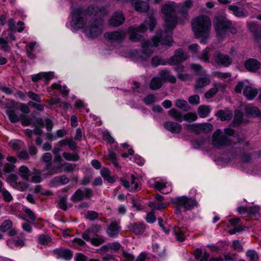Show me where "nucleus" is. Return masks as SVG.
<instances>
[{
  "mask_svg": "<svg viewBox=\"0 0 261 261\" xmlns=\"http://www.w3.org/2000/svg\"><path fill=\"white\" fill-rule=\"evenodd\" d=\"M191 27L196 37H203L200 42L206 43L211 27L210 18L205 15L198 16L192 20Z\"/></svg>",
  "mask_w": 261,
  "mask_h": 261,
  "instance_id": "obj_3",
  "label": "nucleus"
},
{
  "mask_svg": "<svg viewBox=\"0 0 261 261\" xmlns=\"http://www.w3.org/2000/svg\"><path fill=\"white\" fill-rule=\"evenodd\" d=\"M258 93V90L255 88L248 86L245 87L243 94L248 100L254 99Z\"/></svg>",
  "mask_w": 261,
  "mask_h": 261,
  "instance_id": "obj_25",
  "label": "nucleus"
},
{
  "mask_svg": "<svg viewBox=\"0 0 261 261\" xmlns=\"http://www.w3.org/2000/svg\"><path fill=\"white\" fill-rule=\"evenodd\" d=\"M246 114L248 116L253 117L260 116L261 117V113L258 109L255 107L247 106L246 108Z\"/></svg>",
  "mask_w": 261,
  "mask_h": 261,
  "instance_id": "obj_34",
  "label": "nucleus"
},
{
  "mask_svg": "<svg viewBox=\"0 0 261 261\" xmlns=\"http://www.w3.org/2000/svg\"><path fill=\"white\" fill-rule=\"evenodd\" d=\"M90 240H85L90 242L91 244L94 246H99L104 243L106 241L105 239L102 236H97V237H90Z\"/></svg>",
  "mask_w": 261,
  "mask_h": 261,
  "instance_id": "obj_35",
  "label": "nucleus"
},
{
  "mask_svg": "<svg viewBox=\"0 0 261 261\" xmlns=\"http://www.w3.org/2000/svg\"><path fill=\"white\" fill-rule=\"evenodd\" d=\"M19 174L23 179L28 180L31 172L27 167L21 166L19 168Z\"/></svg>",
  "mask_w": 261,
  "mask_h": 261,
  "instance_id": "obj_33",
  "label": "nucleus"
},
{
  "mask_svg": "<svg viewBox=\"0 0 261 261\" xmlns=\"http://www.w3.org/2000/svg\"><path fill=\"white\" fill-rule=\"evenodd\" d=\"M100 174L103 179L110 183H114L116 180V177L111 175L110 171L107 168H102Z\"/></svg>",
  "mask_w": 261,
  "mask_h": 261,
  "instance_id": "obj_28",
  "label": "nucleus"
},
{
  "mask_svg": "<svg viewBox=\"0 0 261 261\" xmlns=\"http://www.w3.org/2000/svg\"><path fill=\"white\" fill-rule=\"evenodd\" d=\"M162 81H168L171 83H175L176 81L175 77L170 74L169 71L167 70H162L159 73Z\"/></svg>",
  "mask_w": 261,
  "mask_h": 261,
  "instance_id": "obj_30",
  "label": "nucleus"
},
{
  "mask_svg": "<svg viewBox=\"0 0 261 261\" xmlns=\"http://www.w3.org/2000/svg\"><path fill=\"white\" fill-rule=\"evenodd\" d=\"M218 92V88L215 85L214 87L205 93L206 98H211L213 97Z\"/></svg>",
  "mask_w": 261,
  "mask_h": 261,
  "instance_id": "obj_56",
  "label": "nucleus"
},
{
  "mask_svg": "<svg viewBox=\"0 0 261 261\" xmlns=\"http://www.w3.org/2000/svg\"><path fill=\"white\" fill-rule=\"evenodd\" d=\"M152 64L154 66H157L159 65H165L166 63L161 58L156 56L152 59Z\"/></svg>",
  "mask_w": 261,
  "mask_h": 261,
  "instance_id": "obj_62",
  "label": "nucleus"
},
{
  "mask_svg": "<svg viewBox=\"0 0 261 261\" xmlns=\"http://www.w3.org/2000/svg\"><path fill=\"white\" fill-rule=\"evenodd\" d=\"M0 48L4 51L8 52L10 50L7 41L2 38H0Z\"/></svg>",
  "mask_w": 261,
  "mask_h": 261,
  "instance_id": "obj_60",
  "label": "nucleus"
},
{
  "mask_svg": "<svg viewBox=\"0 0 261 261\" xmlns=\"http://www.w3.org/2000/svg\"><path fill=\"white\" fill-rule=\"evenodd\" d=\"M175 106L178 108L187 111L189 109L187 102L181 99H178L175 101Z\"/></svg>",
  "mask_w": 261,
  "mask_h": 261,
  "instance_id": "obj_40",
  "label": "nucleus"
},
{
  "mask_svg": "<svg viewBox=\"0 0 261 261\" xmlns=\"http://www.w3.org/2000/svg\"><path fill=\"white\" fill-rule=\"evenodd\" d=\"M18 176L14 174L9 175L7 178V181L10 184L11 186L19 191H24L27 190L29 187L28 182L18 181Z\"/></svg>",
  "mask_w": 261,
  "mask_h": 261,
  "instance_id": "obj_10",
  "label": "nucleus"
},
{
  "mask_svg": "<svg viewBox=\"0 0 261 261\" xmlns=\"http://www.w3.org/2000/svg\"><path fill=\"white\" fill-rule=\"evenodd\" d=\"M119 224V220L112 219L110 224L107 228V234L111 238L116 237L121 230V227Z\"/></svg>",
  "mask_w": 261,
  "mask_h": 261,
  "instance_id": "obj_13",
  "label": "nucleus"
},
{
  "mask_svg": "<svg viewBox=\"0 0 261 261\" xmlns=\"http://www.w3.org/2000/svg\"><path fill=\"white\" fill-rule=\"evenodd\" d=\"M216 116L222 121L229 120L231 119L232 114L231 111L226 110H219L216 114Z\"/></svg>",
  "mask_w": 261,
  "mask_h": 261,
  "instance_id": "obj_29",
  "label": "nucleus"
},
{
  "mask_svg": "<svg viewBox=\"0 0 261 261\" xmlns=\"http://www.w3.org/2000/svg\"><path fill=\"white\" fill-rule=\"evenodd\" d=\"M36 44V42L35 41L31 42L29 44L28 48L26 49L27 56L31 59H34L36 58V56L33 53V50Z\"/></svg>",
  "mask_w": 261,
  "mask_h": 261,
  "instance_id": "obj_42",
  "label": "nucleus"
},
{
  "mask_svg": "<svg viewBox=\"0 0 261 261\" xmlns=\"http://www.w3.org/2000/svg\"><path fill=\"white\" fill-rule=\"evenodd\" d=\"M103 139L107 143L113 144L114 142V139L111 136L108 131H105L102 133Z\"/></svg>",
  "mask_w": 261,
  "mask_h": 261,
  "instance_id": "obj_63",
  "label": "nucleus"
},
{
  "mask_svg": "<svg viewBox=\"0 0 261 261\" xmlns=\"http://www.w3.org/2000/svg\"><path fill=\"white\" fill-rule=\"evenodd\" d=\"M71 14V25L75 28H82L87 20L90 21L84 30L88 37L94 38L101 34L103 29L101 18L106 14L104 8L89 6L86 10H83L79 8L72 11Z\"/></svg>",
  "mask_w": 261,
  "mask_h": 261,
  "instance_id": "obj_2",
  "label": "nucleus"
},
{
  "mask_svg": "<svg viewBox=\"0 0 261 261\" xmlns=\"http://www.w3.org/2000/svg\"><path fill=\"white\" fill-rule=\"evenodd\" d=\"M168 114L172 118L179 122L184 121V114L175 109L172 108L168 111Z\"/></svg>",
  "mask_w": 261,
  "mask_h": 261,
  "instance_id": "obj_31",
  "label": "nucleus"
},
{
  "mask_svg": "<svg viewBox=\"0 0 261 261\" xmlns=\"http://www.w3.org/2000/svg\"><path fill=\"white\" fill-rule=\"evenodd\" d=\"M24 212L25 213V217H28V219H27L24 217L23 218V219L25 220L29 221L30 223H34V221L36 219L35 214L29 208H25Z\"/></svg>",
  "mask_w": 261,
  "mask_h": 261,
  "instance_id": "obj_43",
  "label": "nucleus"
},
{
  "mask_svg": "<svg viewBox=\"0 0 261 261\" xmlns=\"http://www.w3.org/2000/svg\"><path fill=\"white\" fill-rule=\"evenodd\" d=\"M132 5L135 10L139 12H145L149 8V4L141 0H134L132 2Z\"/></svg>",
  "mask_w": 261,
  "mask_h": 261,
  "instance_id": "obj_18",
  "label": "nucleus"
},
{
  "mask_svg": "<svg viewBox=\"0 0 261 261\" xmlns=\"http://www.w3.org/2000/svg\"><path fill=\"white\" fill-rule=\"evenodd\" d=\"M190 67L197 74H203L205 72L202 67L199 64H191Z\"/></svg>",
  "mask_w": 261,
  "mask_h": 261,
  "instance_id": "obj_53",
  "label": "nucleus"
},
{
  "mask_svg": "<svg viewBox=\"0 0 261 261\" xmlns=\"http://www.w3.org/2000/svg\"><path fill=\"white\" fill-rule=\"evenodd\" d=\"M152 249L154 252H156L157 255L160 257L164 256L165 249L163 247H161L158 244H154L152 246Z\"/></svg>",
  "mask_w": 261,
  "mask_h": 261,
  "instance_id": "obj_49",
  "label": "nucleus"
},
{
  "mask_svg": "<svg viewBox=\"0 0 261 261\" xmlns=\"http://www.w3.org/2000/svg\"><path fill=\"white\" fill-rule=\"evenodd\" d=\"M199 126L200 134L202 132L207 133L213 128L212 124L209 123H199Z\"/></svg>",
  "mask_w": 261,
  "mask_h": 261,
  "instance_id": "obj_44",
  "label": "nucleus"
},
{
  "mask_svg": "<svg viewBox=\"0 0 261 261\" xmlns=\"http://www.w3.org/2000/svg\"><path fill=\"white\" fill-rule=\"evenodd\" d=\"M63 165L59 163L58 165H56L53 163H47L45 165V169L39 173L44 178H47L54 174L59 173L62 172V167Z\"/></svg>",
  "mask_w": 261,
  "mask_h": 261,
  "instance_id": "obj_9",
  "label": "nucleus"
},
{
  "mask_svg": "<svg viewBox=\"0 0 261 261\" xmlns=\"http://www.w3.org/2000/svg\"><path fill=\"white\" fill-rule=\"evenodd\" d=\"M22 144V142L20 140H14L9 143L10 146L16 150H19Z\"/></svg>",
  "mask_w": 261,
  "mask_h": 261,
  "instance_id": "obj_58",
  "label": "nucleus"
},
{
  "mask_svg": "<svg viewBox=\"0 0 261 261\" xmlns=\"http://www.w3.org/2000/svg\"><path fill=\"white\" fill-rule=\"evenodd\" d=\"M10 121L12 123H16L20 121L22 115L18 114L12 108L8 106L6 110Z\"/></svg>",
  "mask_w": 261,
  "mask_h": 261,
  "instance_id": "obj_21",
  "label": "nucleus"
},
{
  "mask_svg": "<svg viewBox=\"0 0 261 261\" xmlns=\"http://www.w3.org/2000/svg\"><path fill=\"white\" fill-rule=\"evenodd\" d=\"M246 255L249 261H258L259 260V255L254 250H248L246 252Z\"/></svg>",
  "mask_w": 261,
  "mask_h": 261,
  "instance_id": "obj_38",
  "label": "nucleus"
},
{
  "mask_svg": "<svg viewBox=\"0 0 261 261\" xmlns=\"http://www.w3.org/2000/svg\"><path fill=\"white\" fill-rule=\"evenodd\" d=\"M34 192L35 194L40 193L41 194L45 196H51L53 195L51 191L43 190L41 185L36 186L34 189Z\"/></svg>",
  "mask_w": 261,
  "mask_h": 261,
  "instance_id": "obj_45",
  "label": "nucleus"
},
{
  "mask_svg": "<svg viewBox=\"0 0 261 261\" xmlns=\"http://www.w3.org/2000/svg\"><path fill=\"white\" fill-rule=\"evenodd\" d=\"M162 12L164 15L166 31L158 33L151 40H145L143 36L138 34V33L145 32L147 29V26L149 27L150 31H153L156 23L155 19L152 17L148 18L143 23L138 27L132 26L128 29L129 39L133 42L140 41L142 44V51L144 55L142 57V58L149 57L153 53V47H157L160 43L168 46L171 45L172 39L167 32L173 30L177 23L175 3H169L163 5Z\"/></svg>",
  "mask_w": 261,
  "mask_h": 261,
  "instance_id": "obj_1",
  "label": "nucleus"
},
{
  "mask_svg": "<svg viewBox=\"0 0 261 261\" xmlns=\"http://www.w3.org/2000/svg\"><path fill=\"white\" fill-rule=\"evenodd\" d=\"M156 218L154 215V210H152L150 212L147 213L145 220L148 223H153L155 221Z\"/></svg>",
  "mask_w": 261,
  "mask_h": 261,
  "instance_id": "obj_55",
  "label": "nucleus"
},
{
  "mask_svg": "<svg viewBox=\"0 0 261 261\" xmlns=\"http://www.w3.org/2000/svg\"><path fill=\"white\" fill-rule=\"evenodd\" d=\"M210 51V48H206L204 50H203L201 54L199 57V59L205 62H209L210 61V58H209V53Z\"/></svg>",
  "mask_w": 261,
  "mask_h": 261,
  "instance_id": "obj_50",
  "label": "nucleus"
},
{
  "mask_svg": "<svg viewBox=\"0 0 261 261\" xmlns=\"http://www.w3.org/2000/svg\"><path fill=\"white\" fill-rule=\"evenodd\" d=\"M186 231V229L184 228H181L179 227H174V232L177 241L182 242L185 240L184 234Z\"/></svg>",
  "mask_w": 261,
  "mask_h": 261,
  "instance_id": "obj_32",
  "label": "nucleus"
},
{
  "mask_svg": "<svg viewBox=\"0 0 261 261\" xmlns=\"http://www.w3.org/2000/svg\"><path fill=\"white\" fill-rule=\"evenodd\" d=\"M211 111L210 106H201L198 108V112L199 115L201 118H205L207 117Z\"/></svg>",
  "mask_w": 261,
  "mask_h": 261,
  "instance_id": "obj_37",
  "label": "nucleus"
},
{
  "mask_svg": "<svg viewBox=\"0 0 261 261\" xmlns=\"http://www.w3.org/2000/svg\"><path fill=\"white\" fill-rule=\"evenodd\" d=\"M125 21V17L121 11H117L113 13L109 20V24L112 27H118Z\"/></svg>",
  "mask_w": 261,
  "mask_h": 261,
  "instance_id": "obj_15",
  "label": "nucleus"
},
{
  "mask_svg": "<svg viewBox=\"0 0 261 261\" xmlns=\"http://www.w3.org/2000/svg\"><path fill=\"white\" fill-rule=\"evenodd\" d=\"M247 27L249 30L253 33L254 38H255L256 34H258L257 31L258 30V25L254 22H250L247 23Z\"/></svg>",
  "mask_w": 261,
  "mask_h": 261,
  "instance_id": "obj_47",
  "label": "nucleus"
},
{
  "mask_svg": "<svg viewBox=\"0 0 261 261\" xmlns=\"http://www.w3.org/2000/svg\"><path fill=\"white\" fill-rule=\"evenodd\" d=\"M69 181V179L65 175L57 176L50 180L49 185L51 187H56L66 185Z\"/></svg>",
  "mask_w": 261,
  "mask_h": 261,
  "instance_id": "obj_19",
  "label": "nucleus"
},
{
  "mask_svg": "<svg viewBox=\"0 0 261 261\" xmlns=\"http://www.w3.org/2000/svg\"><path fill=\"white\" fill-rule=\"evenodd\" d=\"M143 101L147 105H149L155 101V97L153 94H149L144 98Z\"/></svg>",
  "mask_w": 261,
  "mask_h": 261,
  "instance_id": "obj_61",
  "label": "nucleus"
},
{
  "mask_svg": "<svg viewBox=\"0 0 261 261\" xmlns=\"http://www.w3.org/2000/svg\"><path fill=\"white\" fill-rule=\"evenodd\" d=\"M57 258H63L66 260L71 259L72 256L71 252L68 249H56L54 251Z\"/></svg>",
  "mask_w": 261,
  "mask_h": 261,
  "instance_id": "obj_26",
  "label": "nucleus"
},
{
  "mask_svg": "<svg viewBox=\"0 0 261 261\" xmlns=\"http://www.w3.org/2000/svg\"><path fill=\"white\" fill-rule=\"evenodd\" d=\"M93 195L92 190L89 188H81L77 189L70 197V200L76 202L84 199H89Z\"/></svg>",
  "mask_w": 261,
  "mask_h": 261,
  "instance_id": "obj_8",
  "label": "nucleus"
},
{
  "mask_svg": "<svg viewBox=\"0 0 261 261\" xmlns=\"http://www.w3.org/2000/svg\"><path fill=\"white\" fill-rule=\"evenodd\" d=\"M101 228V226L99 224H93L89 227L83 233L82 239L84 240H90V237L93 235H96L98 233Z\"/></svg>",
  "mask_w": 261,
  "mask_h": 261,
  "instance_id": "obj_16",
  "label": "nucleus"
},
{
  "mask_svg": "<svg viewBox=\"0 0 261 261\" xmlns=\"http://www.w3.org/2000/svg\"><path fill=\"white\" fill-rule=\"evenodd\" d=\"M12 226V222L10 220H5L0 226V230L5 232L11 228Z\"/></svg>",
  "mask_w": 261,
  "mask_h": 261,
  "instance_id": "obj_48",
  "label": "nucleus"
},
{
  "mask_svg": "<svg viewBox=\"0 0 261 261\" xmlns=\"http://www.w3.org/2000/svg\"><path fill=\"white\" fill-rule=\"evenodd\" d=\"M1 193H2L3 198L5 201L10 202L12 200V199H13L12 196L5 189H4V190H2V191L1 192Z\"/></svg>",
  "mask_w": 261,
  "mask_h": 261,
  "instance_id": "obj_57",
  "label": "nucleus"
},
{
  "mask_svg": "<svg viewBox=\"0 0 261 261\" xmlns=\"http://www.w3.org/2000/svg\"><path fill=\"white\" fill-rule=\"evenodd\" d=\"M38 241L40 244L42 245L47 244L50 242V238L46 235L41 234L38 237Z\"/></svg>",
  "mask_w": 261,
  "mask_h": 261,
  "instance_id": "obj_59",
  "label": "nucleus"
},
{
  "mask_svg": "<svg viewBox=\"0 0 261 261\" xmlns=\"http://www.w3.org/2000/svg\"><path fill=\"white\" fill-rule=\"evenodd\" d=\"M260 66L259 62L254 59H250L247 60L245 63V68L249 71L255 72Z\"/></svg>",
  "mask_w": 261,
  "mask_h": 261,
  "instance_id": "obj_22",
  "label": "nucleus"
},
{
  "mask_svg": "<svg viewBox=\"0 0 261 261\" xmlns=\"http://www.w3.org/2000/svg\"><path fill=\"white\" fill-rule=\"evenodd\" d=\"M58 205L60 208L66 211L67 209L66 198L64 197H60L58 201Z\"/></svg>",
  "mask_w": 261,
  "mask_h": 261,
  "instance_id": "obj_54",
  "label": "nucleus"
},
{
  "mask_svg": "<svg viewBox=\"0 0 261 261\" xmlns=\"http://www.w3.org/2000/svg\"><path fill=\"white\" fill-rule=\"evenodd\" d=\"M228 8L232 12L234 15L238 17H246L248 16V12L245 9L239 8L236 5H229Z\"/></svg>",
  "mask_w": 261,
  "mask_h": 261,
  "instance_id": "obj_20",
  "label": "nucleus"
},
{
  "mask_svg": "<svg viewBox=\"0 0 261 261\" xmlns=\"http://www.w3.org/2000/svg\"><path fill=\"white\" fill-rule=\"evenodd\" d=\"M232 62V58L228 55L217 52L213 55L212 63L218 66L227 67Z\"/></svg>",
  "mask_w": 261,
  "mask_h": 261,
  "instance_id": "obj_7",
  "label": "nucleus"
},
{
  "mask_svg": "<svg viewBox=\"0 0 261 261\" xmlns=\"http://www.w3.org/2000/svg\"><path fill=\"white\" fill-rule=\"evenodd\" d=\"M184 121H194L197 120V116L195 113H187L184 114Z\"/></svg>",
  "mask_w": 261,
  "mask_h": 261,
  "instance_id": "obj_52",
  "label": "nucleus"
},
{
  "mask_svg": "<svg viewBox=\"0 0 261 261\" xmlns=\"http://www.w3.org/2000/svg\"><path fill=\"white\" fill-rule=\"evenodd\" d=\"M213 23L217 36L219 39H221L226 34L227 30L233 34L237 32V29L232 25L231 21L225 16H219L216 17L214 19Z\"/></svg>",
  "mask_w": 261,
  "mask_h": 261,
  "instance_id": "obj_5",
  "label": "nucleus"
},
{
  "mask_svg": "<svg viewBox=\"0 0 261 261\" xmlns=\"http://www.w3.org/2000/svg\"><path fill=\"white\" fill-rule=\"evenodd\" d=\"M108 160H110L112 164L114 165V167L120 169L121 167L119 166V163L117 160L116 154L112 151H109Z\"/></svg>",
  "mask_w": 261,
  "mask_h": 261,
  "instance_id": "obj_39",
  "label": "nucleus"
},
{
  "mask_svg": "<svg viewBox=\"0 0 261 261\" xmlns=\"http://www.w3.org/2000/svg\"><path fill=\"white\" fill-rule=\"evenodd\" d=\"M163 85V81L160 77H153L150 81V88L152 90L160 89Z\"/></svg>",
  "mask_w": 261,
  "mask_h": 261,
  "instance_id": "obj_36",
  "label": "nucleus"
},
{
  "mask_svg": "<svg viewBox=\"0 0 261 261\" xmlns=\"http://www.w3.org/2000/svg\"><path fill=\"white\" fill-rule=\"evenodd\" d=\"M171 202L174 205L175 214L178 216H181L182 213L191 211L198 204L195 198L187 196L175 197Z\"/></svg>",
  "mask_w": 261,
  "mask_h": 261,
  "instance_id": "obj_4",
  "label": "nucleus"
},
{
  "mask_svg": "<svg viewBox=\"0 0 261 261\" xmlns=\"http://www.w3.org/2000/svg\"><path fill=\"white\" fill-rule=\"evenodd\" d=\"M63 156L67 161H77L79 159V156L76 154H71L67 152H64Z\"/></svg>",
  "mask_w": 261,
  "mask_h": 261,
  "instance_id": "obj_51",
  "label": "nucleus"
},
{
  "mask_svg": "<svg viewBox=\"0 0 261 261\" xmlns=\"http://www.w3.org/2000/svg\"><path fill=\"white\" fill-rule=\"evenodd\" d=\"M243 116V113L239 111L236 110L235 111V115L233 119V123L235 125H240L242 122V118Z\"/></svg>",
  "mask_w": 261,
  "mask_h": 261,
  "instance_id": "obj_46",
  "label": "nucleus"
},
{
  "mask_svg": "<svg viewBox=\"0 0 261 261\" xmlns=\"http://www.w3.org/2000/svg\"><path fill=\"white\" fill-rule=\"evenodd\" d=\"M203 74L204 76L199 77L196 82L195 87L196 88H202L209 85L211 83L210 76L204 73Z\"/></svg>",
  "mask_w": 261,
  "mask_h": 261,
  "instance_id": "obj_27",
  "label": "nucleus"
},
{
  "mask_svg": "<svg viewBox=\"0 0 261 261\" xmlns=\"http://www.w3.org/2000/svg\"><path fill=\"white\" fill-rule=\"evenodd\" d=\"M193 6V2L191 1H186L179 4L180 8L179 13L182 17L181 23L189 20L188 11Z\"/></svg>",
  "mask_w": 261,
  "mask_h": 261,
  "instance_id": "obj_14",
  "label": "nucleus"
},
{
  "mask_svg": "<svg viewBox=\"0 0 261 261\" xmlns=\"http://www.w3.org/2000/svg\"><path fill=\"white\" fill-rule=\"evenodd\" d=\"M126 36L125 32L122 30L107 32L105 34V37L112 42L120 43Z\"/></svg>",
  "mask_w": 261,
  "mask_h": 261,
  "instance_id": "obj_11",
  "label": "nucleus"
},
{
  "mask_svg": "<svg viewBox=\"0 0 261 261\" xmlns=\"http://www.w3.org/2000/svg\"><path fill=\"white\" fill-rule=\"evenodd\" d=\"M231 142L229 138L226 135L223 134L220 129H217L213 135L212 144L216 147H220L229 145L231 144Z\"/></svg>",
  "mask_w": 261,
  "mask_h": 261,
  "instance_id": "obj_6",
  "label": "nucleus"
},
{
  "mask_svg": "<svg viewBox=\"0 0 261 261\" xmlns=\"http://www.w3.org/2000/svg\"><path fill=\"white\" fill-rule=\"evenodd\" d=\"M167 182L162 180L160 181H156L154 184V188L159 191H161L163 189L166 187Z\"/></svg>",
  "mask_w": 261,
  "mask_h": 261,
  "instance_id": "obj_64",
  "label": "nucleus"
},
{
  "mask_svg": "<svg viewBox=\"0 0 261 261\" xmlns=\"http://www.w3.org/2000/svg\"><path fill=\"white\" fill-rule=\"evenodd\" d=\"M54 77V72H42L38 74L32 75V80L33 82H37L41 79H45L49 80Z\"/></svg>",
  "mask_w": 261,
  "mask_h": 261,
  "instance_id": "obj_24",
  "label": "nucleus"
},
{
  "mask_svg": "<svg viewBox=\"0 0 261 261\" xmlns=\"http://www.w3.org/2000/svg\"><path fill=\"white\" fill-rule=\"evenodd\" d=\"M128 228L136 235H139L144 233L145 225L142 223L137 222L130 224Z\"/></svg>",
  "mask_w": 261,
  "mask_h": 261,
  "instance_id": "obj_23",
  "label": "nucleus"
},
{
  "mask_svg": "<svg viewBox=\"0 0 261 261\" xmlns=\"http://www.w3.org/2000/svg\"><path fill=\"white\" fill-rule=\"evenodd\" d=\"M163 126L166 130L173 134H179L182 130V126L181 124L171 121L165 122Z\"/></svg>",
  "mask_w": 261,
  "mask_h": 261,
  "instance_id": "obj_17",
  "label": "nucleus"
},
{
  "mask_svg": "<svg viewBox=\"0 0 261 261\" xmlns=\"http://www.w3.org/2000/svg\"><path fill=\"white\" fill-rule=\"evenodd\" d=\"M188 58L189 56L184 53L182 49H178L175 51L174 56L169 59L168 63L170 65H176L185 61Z\"/></svg>",
  "mask_w": 261,
  "mask_h": 261,
  "instance_id": "obj_12",
  "label": "nucleus"
},
{
  "mask_svg": "<svg viewBox=\"0 0 261 261\" xmlns=\"http://www.w3.org/2000/svg\"><path fill=\"white\" fill-rule=\"evenodd\" d=\"M185 128L189 132H193L196 135L200 134L199 123L188 124L185 126Z\"/></svg>",
  "mask_w": 261,
  "mask_h": 261,
  "instance_id": "obj_41",
  "label": "nucleus"
}]
</instances>
